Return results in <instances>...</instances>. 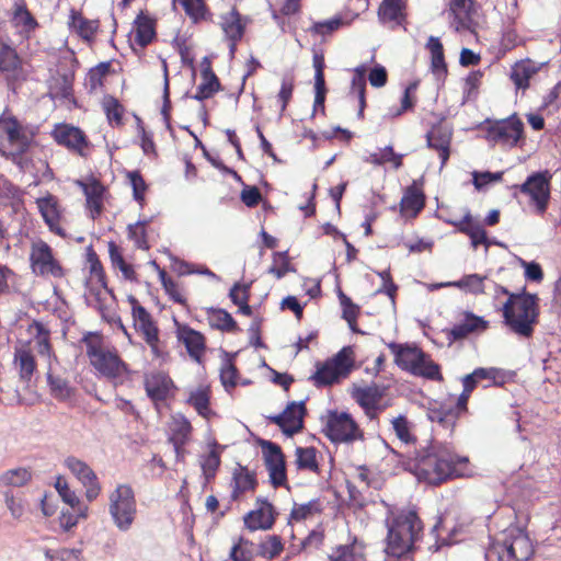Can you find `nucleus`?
Returning a JSON list of instances; mask_svg holds the SVG:
<instances>
[{
  "label": "nucleus",
  "mask_w": 561,
  "mask_h": 561,
  "mask_svg": "<svg viewBox=\"0 0 561 561\" xmlns=\"http://www.w3.org/2000/svg\"><path fill=\"white\" fill-rule=\"evenodd\" d=\"M329 360L340 373V376L346 378L354 368L353 348L351 346H345Z\"/></svg>",
  "instance_id": "52"
},
{
  "label": "nucleus",
  "mask_w": 561,
  "mask_h": 561,
  "mask_svg": "<svg viewBox=\"0 0 561 561\" xmlns=\"http://www.w3.org/2000/svg\"><path fill=\"white\" fill-rule=\"evenodd\" d=\"M57 364L47 366L46 379L50 394L59 401H69L75 397L76 389L69 380L56 368Z\"/></svg>",
  "instance_id": "20"
},
{
  "label": "nucleus",
  "mask_w": 561,
  "mask_h": 561,
  "mask_svg": "<svg viewBox=\"0 0 561 561\" xmlns=\"http://www.w3.org/2000/svg\"><path fill=\"white\" fill-rule=\"evenodd\" d=\"M389 388L385 385L370 383L355 387L352 391V398L364 410L370 420L377 419L379 414L391 404Z\"/></svg>",
  "instance_id": "8"
},
{
  "label": "nucleus",
  "mask_w": 561,
  "mask_h": 561,
  "mask_svg": "<svg viewBox=\"0 0 561 561\" xmlns=\"http://www.w3.org/2000/svg\"><path fill=\"white\" fill-rule=\"evenodd\" d=\"M485 276L479 274H469L461 277L459 280L453 282V287H457L466 293L480 295L484 293Z\"/></svg>",
  "instance_id": "53"
},
{
  "label": "nucleus",
  "mask_w": 561,
  "mask_h": 561,
  "mask_svg": "<svg viewBox=\"0 0 561 561\" xmlns=\"http://www.w3.org/2000/svg\"><path fill=\"white\" fill-rule=\"evenodd\" d=\"M426 48L431 53V69L437 79L447 75V65L444 57V48L438 37L430 36Z\"/></svg>",
  "instance_id": "35"
},
{
  "label": "nucleus",
  "mask_w": 561,
  "mask_h": 561,
  "mask_svg": "<svg viewBox=\"0 0 561 561\" xmlns=\"http://www.w3.org/2000/svg\"><path fill=\"white\" fill-rule=\"evenodd\" d=\"M502 377V374L496 368H476L471 374L466 375L462 379V392L457 397L455 402V408L449 412L457 419L462 416V412L467 410L468 399L471 392L477 388V386L483 381V388H488L493 383L497 382V378Z\"/></svg>",
  "instance_id": "10"
},
{
  "label": "nucleus",
  "mask_w": 561,
  "mask_h": 561,
  "mask_svg": "<svg viewBox=\"0 0 561 561\" xmlns=\"http://www.w3.org/2000/svg\"><path fill=\"white\" fill-rule=\"evenodd\" d=\"M107 245L112 266L118 268L126 279H134L136 273L133 266L125 262L122 249L114 241H110Z\"/></svg>",
  "instance_id": "51"
},
{
  "label": "nucleus",
  "mask_w": 561,
  "mask_h": 561,
  "mask_svg": "<svg viewBox=\"0 0 561 561\" xmlns=\"http://www.w3.org/2000/svg\"><path fill=\"white\" fill-rule=\"evenodd\" d=\"M108 513L121 531H128L137 517V502L131 486L119 484L108 496Z\"/></svg>",
  "instance_id": "7"
},
{
  "label": "nucleus",
  "mask_w": 561,
  "mask_h": 561,
  "mask_svg": "<svg viewBox=\"0 0 561 561\" xmlns=\"http://www.w3.org/2000/svg\"><path fill=\"white\" fill-rule=\"evenodd\" d=\"M13 363L19 371L20 379L30 385L36 373V362L32 350L27 345L15 347Z\"/></svg>",
  "instance_id": "27"
},
{
  "label": "nucleus",
  "mask_w": 561,
  "mask_h": 561,
  "mask_svg": "<svg viewBox=\"0 0 561 561\" xmlns=\"http://www.w3.org/2000/svg\"><path fill=\"white\" fill-rule=\"evenodd\" d=\"M389 348L394 355L396 364L404 370L413 373L424 352L415 346L391 343Z\"/></svg>",
  "instance_id": "26"
},
{
  "label": "nucleus",
  "mask_w": 561,
  "mask_h": 561,
  "mask_svg": "<svg viewBox=\"0 0 561 561\" xmlns=\"http://www.w3.org/2000/svg\"><path fill=\"white\" fill-rule=\"evenodd\" d=\"M88 355L92 366L105 377L116 378L126 370V365L115 351L91 346Z\"/></svg>",
  "instance_id": "15"
},
{
  "label": "nucleus",
  "mask_w": 561,
  "mask_h": 561,
  "mask_svg": "<svg viewBox=\"0 0 561 561\" xmlns=\"http://www.w3.org/2000/svg\"><path fill=\"white\" fill-rule=\"evenodd\" d=\"M32 339L25 344L32 352L35 351L39 356L46 358L47 366L50 363L59 364L50 344V332L46 325L39 321H33L27 329Z\"/></svg>",
  "instance_id": "17"
},
{
  "label": "nucleus",
  "mask_w": 561,
  "mask_h": 561,
  "mask_svg": "<svg viewBox=\"0 0 561 561\" xmlns=\"http://www.w3.org/2000/svg\"><path fill=\"white\" fill-rule=\"evenodd\" d=\"M503 174H504L503 171H500V172L473 171L472 172V184L476 187V190L481 191L486 185H489L491 183L500 182L503 178Z\"/></svg>",
  "instance_id": "64"
},
{
  "label": "nucleus",
  "mask_w": 561,
  "mask_h": 561,
  "mask_svg": "<svg viewBox=\"0 0 561 561\" xmlns=\"http://www.w3.org/2000/svg\"><path fill=\"white\" fill-rule=\"evenodd\" d=\"M110 294L111 290L107 288L106 282L104 280V285H102L101 282L95 279V284L88 283L84 297L90 307L99 310L105 317L104 300Z\"/></svg>",
  "instance_id": "43"
},
{
  "label": "nucleus",
  "mask_w": 561,
  "mask_h": 561,
  "mask_svg": "<svg viewBox=\"0 0 561 561\" xmlns=\"http://www.w3.org/2000/svg\"><path fill=\"white\" fill-rule=\"evenodd\" d=\"M104 191V186L98 181L84 186L87 205L93 219L101 214Z\"/></svg>",
  "instance_id": "48"
},
{
  "label": "nucleus",
  "mask_w": 561,
  "mask_h": 561,
  "mask_svg": "<svg viewBox=\"0 0 561 561\" xmlns=\"http://www.w3.org/2000/svg\"><path fill=\"white\" fill-rule=\"evenodd\" d=\"M232 497L238 499L241 494L254 491L257 486L256 474L244 466H238L232 477Z\"/></svg>",
  "instance_id": "34"
},
{
  "label": "nucleus",
  "mask_w": 561,
  "mask_h": 561,
  "mask_svg": "<svg viewBox=\"0 0 561 561\" xmlns=\"http://www.w3.org/2000/svg\"><path fill=\"white\" fill-rule=\"evenodd\" d=\"M55 489L57 490L62 501L71 508H76L78 505H84L77 496L76 492L70 489L67 480L64 477L59 476L56 479Z\"/></svg>",
  "instance_id": "60"
},
{
  "label": "nucleus",
  "mask_w": 561,
  "mask_h": 561,
  "mask_svg": "<svg viewBox=\"0 0 561 561\" xmlns=\"http://www.w3.org/2000/svg\"><path fill=\"white\" fill-rule=\"evenodd\" d=\"M402 0H383L378 10V16L383 23L401 24L403 20Z\"/></svg>",
  "instance_id": "45"
},
{
  "label": "nucleus",
  "mask_w": 561,
  "mask_h": 561,
  "mask_svg": "<svg viewBox=\"0 0 561 561\" xmlns=\"http://www.w3.org/2000/svg\"><path fill=\"white\" fill-rule=\"evenodd\" d=\"M134 41L140 47H146L156 36L153 21L142 14L135 20Z\"/></svg>",
  "instance_id": "44"
},
{
  "label": "nucleus",
  "mask_w": 561,
  "mask_h": 561,
  "mask_svg": "<svg viewBox=\"0 0 561 561\" xmlns=\"http://www.w3.org/2000/svg\"><path fill=\"white\" fill-rule=\"evenodd\" d=\"M289 272H295V268L289 262L288 252H275L273 255V264L268 273L274 274L279 279Z\"/></svg>",
  "instance_id": "59"
},
{
  "label": "nucleus",
  "mask_w": 561,
  "mask_h": 561,
  "mask_svg": "<svg viewBox=\"0 0 561 561\" xmlns=\"http://www.w3.org/2000/svg\"><path fill=\"white\" fill-rule=\"evenodd\" d=\"M325 436L333 443H352L363 438V432L357 423H325Z\"/></svg>",
  "instance_id": "23"
},
{
  "label": "nucleus",
  "mask_w": 561,
  "mask_h": 561,
  "mask_svg": "<svg viewBox=\"0 0 561 561\" xmlns=\"http://www.w3.org/2000/svg\"><path fill=\"white\" fill-rule=\"evenodd\" d=\"M489 328V322L483 317L472 311L463 310L458 312L456 323L444 330L449 344L461 341L471 334H480Z\"/></svg>",
  "instance_id": "13"
},
{
  "label": "nucleus",
  "mask_w": 561,
  "mask_h": 561,
  "mask_svg": "<svg viewBox=\"0 0 561 561\" xmlns=\"http://www.w3.org/2000/svg\"><path fill=\"white\" fill-rule=\"evenodd\" d=\"M0 76L8 82L9 87L26 79V71L23 68L21 58L14 48L0 39Z\"/></svg>",
  "instance_id": "16"
},
{
  "label": "nucleus",
  "mask_w": 561,
  "mask_h": 561,
  "mask_svg": "<svg viewBox=\"0 0 561 561\" xmlns=\"http://www.w3.org/2000/svg\"><path fill=\"white\" fill-rule=\"evenodd\" d=\"M53 137L57 144L78 152L80 156L85 154L89 141L84 133L71 125H58L53 131Z\"/></svg>",
  "instance_id": "19"
},
{
  "label": "nucleus",
  "mask_w": 561,
  "mask_h": 561,
  "mask_svg": "<svg viewBox=\"0 0 561 561\" xmlns=\"http://www.w3.org/2000/svg\"><path fill=\"white\" fill-rule=\"evenodd\" d=\"M150 222L149 219L138 220L135 224L128 225V237L134 241L135 245L141 250H148L149 244L147 241L146 226Z\"/></svg>",
  "instance_id": "58"
},
{
  "label": "nucleus",
  "mask_w": 561,
  "mask_h": 561,
  "mask_svg": "<svg viewBox=\"0 0 561 561\" xmlns=\"http://www.w3.org/2000/svg\"><path fill=\"white\" fill-rule=\"evenodd\" d=\"M262 448V458L264 467L268 472L271 484L277 489L287 486V471L285 455L279 445L271 440L262 439L260 442Z\"/></svg>",
  "instance_id": "12"
},
{
  "label": "nucleus",
  "mask_w": 561,
  "mask_h": 561,
  "mask_svg": "<svg viewBox=\"0 0 561 561\" xmlns=\"http://www.w3.org/2000/svg\"><path fill=\"white\" fill-rule=\"evenodd\" d=\"M348 24V21H346L341 15H335L329 20L314 22L309 28L308 32L313 36H320L322 38H325L327 36L332 35L334 32H336L340 27Z\"/></svg>",
  "instance_id": "50"
},
{
  "label": "nucleus",
  "mask_w": 561,
  "mask_h": 561,
  "mask_svg": "<svg viewBox=\"0 0 561 561\" xmlns=\"http://www.w3.org/2000/svg\"><path fill=\"white\" fill-rule=\"evenodd\" d=\"M405 469L413 473L419 481L431 485H440L449 480L472 477L468 457H460L442 445L431 447L408 459Z\"/></svg>",
  "instance_id": "1"
},
{
  "label": "nucleus",
  "mask_w": 561,
  "mask_h": 561,
  "mask_svg": "<svg viewBox=\"0 0 561 561\" xmlns=\"http://www.w3.org/2000/svg\"><path fill=\"white\" fill-rule=\"evenodd\" d=\"M329 561H368L366 545L353 537L350 542L334 547L329 554Z\"/></svg>",
  "instance_id": "21"
},
{
  "label": "nucleus",
  "mask_w": 561,
  "mask_h": 561,
  "mask_svg": "<svg viewBox=\"0 0 561 561\" xmlns=\"http://www.w3.org/2000/svg\"><path fill=\"white\" fill-rule=\"evenodd\" d=\"M220 26L228 41H240L245 30V24L242 23L241 15L236 9L221 15Z\"/></svg>",
  "instance_id": "39"
},
{
  "label": "nucleus",
  "mask_w": 561,
  "mask_h": 561,
  "mask_svg": "<svg viewBox=\"0 0 561 561\" xmlns=\"http://www.w3.org/2000/svg\"><path fill=\"white\" fill-rule=\"evenodd\" d=\"M307 416L305 401H293L282 413L270 416L267 421H304Z\"/></svg>",
  "instance_id": "54"
},
{
  "label": "nucleus",
  "mask_w": 561,
  "mask_h": 561,
  "mask_svg": "<svg viewBox=\"0 0 561 561\" xmlns=\"http://www.w3.org/2000/svg\"><path fill=\"white\" fill-rule=\"evenodd\" d=\"M277 516L278 512L267 499L257 497L255 507L243 516V524L251 533L265 531L274 527Z\"/></svg>",
  "instance_id": "14"
},
{
  "label": "nucleus",
  "mask_w": 561,
  "mask_h": 561,
  "mask_svg": "<svg viewBox=\"0 0 561 561\" xmlns=\"http://www.w3.org/2000/svg\"><path fill=\"white\" fill-rule=\"evenodd\" d=\"M314 447H297L295 450V465L298 470L319 474L320 466Z\"/></svg>",
  "instance_id": "40"
},
{
  "label": "nucleus",
  "mask_w": 561,
  "mask_h": 561,
  "mask_svg": "<svg viewBox=\"0 0 561 561\" xmlns=\"http://www.w3.org/2000/svg\"><path fill=\"white\" fill-rule=\"evenodd\" d=\"M551 179L552 175L548 170L534 172L522 184L512 186L513 197L517 198L518 194L528 197L535 213L542 216L551 198Z\"/></svg>",
  "instance_id": "6"
},
{
  "label": "nucleus",
  "mask_w": 561,
  "mask_h": 561,
  "mask_svg": "<svg viewBox=\"0 0 561 561\" xmlns=\"http://www.w3.org/2000/svg\"><path fill=\"white\" fill-rule=\"evenodd\" d=\"M324 511L323 502L320 499H312L307 503H294L288 515L287 524L293 527L294 523L305 522L320 516ZM290 538L295 539L294 529L290 530Z\"/></svg>",
  "instance_id": "22"
},
{
  "label": "nucleus",
  "mask_w": 561,
  "mask_h": 561,
  "mask_svg": "<svg viewBox=\"0 0 561 561\" xmlns=\"http://www.w3.org/2000/svg\"><path fill=\"white\" fill-rule=\"evenodd\" d=\"M538 67L529 59L516 62L511 70V79L516 89L526 90L529 87V80L537 73Z\"/></svg>",
  "instance_id": "37"
},
{
  "label": "nucleus",
  "mask_w": 561,
  "mask_h": 561,
  "mask_svg": "<svg viewBox=\"0 0 561 561\" xmlns=\"http://www.w3.org/2000/svg\"><path fill=\"white\" fill-rule=\"evenodd\" d=\"M425 205V196L423 192L414 185L407 188L401 203L400 210L404 217H415Z\"/></svg>",
  "instance_id": "32"
},
{
  "label": "nucleus",
  "mask_w": 561,
  "mask_h": 561,
  "mask_svg": "<svg viewBox=\"0 0 561 561\" xmlns=\"http://www.w3.org/2000/svg\"><path fill=\"white\" fill-rule=\"evenodd\" d=\"M36 204L49 230L56 234L62 236L64 230L59 226L60 209L57 198L54 195L48 194L45 197L37 198Z\"/></svg>",
  "instance_id": "24"
},
{
  "label": "nucleus",
  "mask_w": 561,
  "mask_h": 561,
  "mask_svg": "<svg viewBox=\"0 0 561 561\" xmlns=\"http://www.w3.org/2000/svg\"><path fill=\"white\" fill-rule=\"evenodd\" d=\"M342 378L343 377L340 376V373L330 363V360H327L324 364L319 366L317 371L312 376L314 385L318 387L332 385L334 382H337Z\"/></svg>",
  "instance_id": "55"
},
{
  "label": "nucleus",
  "mask_w": 561,
  "mask_h": 561,
  "mask_svg": "<svg viewBox=\"0 0 561 561\" xmlns=\"http://www.w3.org/2000/svg\"><path fill=\"white\" fill-rule=\"evenodd\" d=\"M179 339L184 343L190 356L199 363L205 351L203 334L188 327H183L179 330Z\"/></svg>",
  "instance_id": "33"
},
{
  "label": "nucleus",
  "mask_w": 561,
  "mask_h": 561,
  "mask_svg": "<svg viewBox=\"0 0 561 561\" xmlns=\"http://www.w3.org/2000/svg\"><path fill=\"white\" fill-rule=\"evenodd\" d=\"M207 453L199 456V466L206 482H210L217 474L221 463V454L225 446L218 444L215 439L207 444Z\"/></svg>",
  "instance_id": "25"
},
{
  "label": "nucleus",
  "mask_w": 561,
  "mask_h": 561,
  "mask_svg": "<svg viewBox=\"0 0 561 561\" xmlns=\"http://www.w3.org/2000/svg\"><path fill=\"white\" fill-rule=\"evenodd\" d=\"M135 328L142 333L145 341L150 345L153 352H157V344L159 342L158 329L152 322V319H145L144 322L135 324Z\"/></svg>",
  "instance_id": "62"
},
{
  "label": "nucleus",
  "mask_w": 561,
  "mask_h": 561,
  "mask_svg": "<svg viewBox=\"0 0 561 561\" xmlns=\"http://www.w3.org/2000/svg\"><path fill=\"white\" fill-rule=\"evenodd\" d=\"M426 140L427 146L438 152L443 167L449 158L451 133L443 126H435L427 133Z\"/></svg>",
  "instance_id": "29"
},
{
  "label": "nucleus",
  "mask_w": 561,
  "mask_h": 561,
  "mask_svg": "<svg viewBox=\"0 0 561 561\" xmlns=\"http://www.w3.org/2000/svg\"><path fill=\"white\" fill-rule=\"evenodd\" d=\"M209 399V389L207 387H199L190 392L187 403L192 405L202 417L209 419L211 413Z\"/></svg>",
  "instance_id": "49"
},
{
  "label": "nucleus",
  "mask_w": 561,
  "mask_h": 561,
  "mask_svg": "<svg viewBox=\"0 0 561 561\" xmlns=\"http://www.w3.org/2000/svg\"><path fill=\"white\" fill-rule=\"evenodd\" d=\"M202 78L203 82L197 87V91L193 95V99L197 101H204L211 98L220 89V82L211 70L210 62L207 57H205L202 62Z\"/></svg>",
  "instance_id": "30"
},
{
  "label": "nucleus",
  "mask_w": 561,
  "mask_h": 561,
  "mask_svg": "<svg viewBox=\"0 0 561 561\" xmlns=\"http://www.w3.org/2000/svg\"><path fill=\"white\" fill-rule=\"evenodd\" d=\"M538 301V296L526 293L525 287L517 294H510L502 309L504 324L519 337H531L539 318Z\"/></svg>",
  "instance_id": "3"
},
{
  "label": "nucleus",
  "mask_w": 561,
  "mask_h": 561,
  "mask_svg": "<svg viewBox=\"0 0 561 561\" xmlns=\"http://www.w3.org/2000/svg\"><path fill=\"white\" fill-rule=\"evenodd\" d=\"M485 138L489 142L514 148L524 138V123L512 114L510 117L499 121H486Z\"/></svg>",
  "instance_id": "9"
},
{
  "label": "nucleus",
  "mask_w": 561,
  "mask_h": 561,
  "mask_svg": "<svg viewBox=\"0 0 561 561\" xmlns=\"http://www.w3.org/2000/svg\"><path fill=\"white\" fill-rule=\"evenodd\" d=\"M415 376H421L430 380L442 381L439 365L431 360L424 353L423 358L417 363L416 368L412 373Z\"/></svg>",
  "instance_id": "57"
},
{
  "label": "nucleus",
  "mask_w": 561,
  "mask_h": 561,
  "mask_svg": "<svg viewBox=\"0 0 561 561\" xmlns=\"http://www.w3.org/2000/svg\"><path fill=\"white\" fill-rule=\"evenodd\" d=\"M208 322L211 328L225 331V332H234L239 330L237 322L232 318V316L219 308H210L208 310Z\"/></svg>",
  "instance_id": "47"
},
{
  "label": "nucleus",
  "mask_w": 561,
  "mask_h": 561,
  "mask_svg": "<svg viewBox=\"0 0 561 561\" xmlns=\"http://www.w3.org/2000/svg\"><path fill=\"white\" fill-rule=\"evenodd\" d=\"M173 386L169 376L163 373L151 374L146 377L145 388L148 397L154 401H164Z\"/></svg>",
  "instance_id": "28"
},
{
  "label": "nucleus",
  "mask_w": 561,
  "mask_h": 561,
  "mask_svg": "<svg viewBox=\"0 0 561 561\" xmlns=\"http://www.w3.org/2000/svg\"><path fill=\"white\" fill-rule=\"evenodd\" d=\"M191 423H175V427L171 428L169 442L173 445L176 459L183 460L185 456L184 446L190 442L192 435Z\"/></svg>",
  "instance_id": "41"
},
{
  "label": "nucleus",
  "mask_w": 561,
  "mask_h": 561,
  "mask_svg": "<svg viewBox=\"0 0 561 561\" xmlns=\"http://www.w3.org/2000/svg\"><path fill=\"white\" fill-rule=\"evenodd\" d=\"M65 463L85 488L87 500L89 502L94 501L101 493V484L94 471L85 462L76 457H68Z\"/></svg>",
  "instance_id": "18"
},
{
  "label": "nucleus",
  "mask_w": 561,
  "mask_h": 561,
  "mask_svg": "<svg viewBox=\"0 0 561 561\" xmlns=\"http://www.w3.org/2000/svg\"><path fill=\"white\" fill-rule=\"evenodd\" d=\"M237 377L238 369L230 359L225 360L220 368V381L226 391L230 392L237 386Z\"/></svg>",
  "instance_id": "63"
},
{
  "label": "nucleus",
  "mask_w": 561,
  "mask_h": 561,
  "mask_svg": "<svg viewBox=\"0 0 561 561\" xmlns=\"http://www.w3.org/2000/svg\"><path fill=\"white\" fill-rule=\"evenodd\" d=\"M472 0H451L450 13L454 15L453 25L456 31L471 30L472 21Z\"/></svg>",
  "instance_id": "31"
},
{
  "label": "nucleus",
  "mask_w": 561,
  "mask_h": 561,
  "mask_svg": "<svg viewBox=\"0 0 561 561\" xmlns=\"http://www.w3.org/2000/svg\"><path fill=\"white\" fill-rule=\"evenodd\" d=\"M386 527L385 552L396 558L414 551L424 535V524L415 505L389 511Z\"/></svg>",
  "instance_id": "2"
},
{
  "label": "nucleus",
  "mask_w": 561,
  "mask_h": 561,
  "mask_svg": "<svg viewBox=\"0 0 561 561\" xmlns=\"http://www.w3.org/2000/svg\"><path fill=\"white\" fill-rule=\"evenodd\" d=\"M366 67L360 65L354 69V77L352 79L351 92L358 99L359 110L357 116L364 118V110L366 106Z\"/></svg>",
  "instance_id": "46"
},
{
  "label": "nucleus",
  "mask_w": 561,
  "mask_h": 561,
  "mask_svg": "<svg viewBox=\"0 0 561 561\" xmlns=\"http://www.w3.org/2000/svg\"><path fill=\"white\" fill-rule=\"evenodd\" d=\"M284 550V541L278 535H267L256 546V554L268 561L277 559Z\"/></svg>",
  "instance_id": "42"
},
{
  "label": "nucleus",
  "mask_w": 561,
  "mask_h": 561,
  "mask_svg": "<svg viewBox=\"0 0 561 561\" xmlns=\"http://www.w3.org/2000/svg\"><path fill=\"white\" fill-rule=\"evenodd\" d=\"M32 478L31 472L25 468L11 469L1 476V482L4 485L22 486Z\"/></svg>",
  "instance_id": "61"
},
{
  "label": "nucleus",
  "mask_w": 561,
  "mask_h": 561,
  "mask_svg": "<svg viewBox=\"0 0 561 561\" xmlns=\"http://www.w3.org/2000/svg\"><path fill=\"white\" fill-rule=\"evenodd\" d=\"M32 272L42 277L60 278L64 268L53 254V249L43 240L33 242L30 253Z\"/></svg>",
  "instance_id": "11"
},
{
  "label": "nucleus",
  "mask_w": 561,
  "mask_h": 561,
  "mask_svg": "<svg viewBox=\"0 0 561 561\" xmlns=\"http://www.w3.org/2000/svg\"><path fill=\"white\" fill-rule=\"evenodd\" d=\"M35 131L16 117L3 113L0 116V153L13 158L21 157L31 147Z\"/></svg>",
  "instance_id": "4"
},
{
  "label": "nucleus",
  "mask_w": 561,
  "mask_h": 561,
  "mask_svg": "<svg viewBox=\"0 0 561 561\" xmlns=\"http://www.w3.org/2000/svg\"><path fill=\"white\" fill-rule=\"evenodd\" d=\"M88 505H78L76 508H72V512L62 511L59 516L60 527L65 531L70 530L79 523L80 519H85L88 517Z\"/></svg>",
  "instance_id": "56"
},
{
  "label": "nucleus",
  "mask_w": 561,
  "mask_h": 561,
  "mask_svg": "<svg viewBox=\"0 0 561 561\" xmlns=\"http://www.w3.org/2000/svg\"><path fill=\"white\" fill-rule=\"evenodd\" d=\"M324 539H325V535H324V530L322 528L312 529L308 534V536L300 541V543L298 546L291 543L288 547L287 558L298 554L301 551H305L307 553H312L314 551H318L323 547Z\"/></svg>",
  "instance_id": "36"
},
{
  "label": "nucleus",
  "mask_w": 561,
  "mask_h": 561,
  "mask_svg": "<svg viewBox=\"0 0 561 561\" xmlns=\"http://www.w3.org/2000/svg\"><path fill=\"white\" fill-rule=\"evenodd\" d=\"M492 549L497 561H528L535 553L528 534L515 526L506 528L501 538L493 542Z\"/></svg>",
  "instance_id": "5"
},
{
  "label": "nucleus",
  "mask_w": 561,
  "mask_h": 561,
  "mask_svg": "<svg viewBox=\"0 0 561 561\" xmlns=\"http://www.w3.org/2000/svg\"><path fill=\"white\" fill-rule=\"evenodd\" d=\"M256 545L244 536L233 538L229 551L231 561H254L256 557Z\"/></svg>",
  "instance_id": "38"
}]
</instances>
